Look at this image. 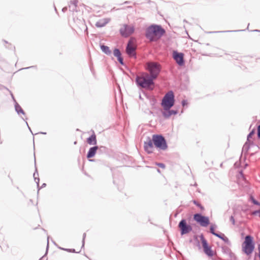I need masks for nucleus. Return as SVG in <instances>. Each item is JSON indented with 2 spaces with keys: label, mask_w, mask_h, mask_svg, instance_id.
<instances>
[{
  "label": "nucleus",
  "mask_w": 260,
  "mask_h": 260,
  "mask_svg": "<svg viewBox=\"0 0 260 260\" xmlns=\"http://www.w3.org/2000/svg\"><path fill=\"white\" fill-rule=\"evenodd\" d=\"M166 34V30L161 25L153 24L146 29L145 36L150 42H156Z\"/></svg>",
  "instance_id": "1"
},
{
  "label": "nucleus",
  "mask_w": 260,
  "mask_h": 260,
  "mask_svg": "<svg viewBox=\"0 0 260 260\" xmlns=\"http://www.w3.org/2000/svg\"><path fill=\"white\" fill-rule=\"evenodd\" d=\"M255 248V243L252 236L247 235L242 244V251L247 256H250Z\"/></svg>",
  "instance_id": "2"
},
{
  "label": "nucleus",
  "mask_w": 260,
  "mask_h": 260,
  "mask_svg": "<svg viewBox=\"0 0 260 260\" xmlns=\"http://www.w3.org/2000/svg\"><path fill=\"white\" fill-rule=\"evenodd\" d=\"M151 80L149 79L148 74L145 73L144 76H137L135 79V82L139 87L153 90L152 84L151 83Z\"/></svg>",
  "instance_id": "3"
},
{
  "label": "nucleus",
  "mask_w": 260,
  "mask_h": 260,
  "mask_svg": "<svg viewBox=\"0 0 260 260\" xmlns=\"http://www.w3.org/2000/svg\"><path fill=\"white\" fill-rule=\"evenodd\" d=\"M175 102V95L172 90L168 91L165 94L161 100V106L164 109H169L174 106Z\"/></svg>",
  "instance_id": "4"
},
{
  "label": "nucleus",
  "mask_w": 260,
  "mask_h": 260,
  "mask_svg": "<svg viewBox=\"0 0 260 260\" xmlns=\"http://www.w3.org/2000/svg\"><path fill=\"white\" fill-rule=\"evenodd\" d=\"M154 147L158 150L165 151L168 146L165 138L161 134L153 135Z\"/></svg>",
  "instance_id": "5"
},
{
  "label": "nucleus",
  "mask_w": 260,
  "mask_h": 260,
  "mask_svg": "<svg viewBox=\"0 0 260 260\" xmlns=\"http://www.w3.org/2000/svg\"><path fill=\"white\" fill-rule=\"evenodd\" d=\"M193 220L201 226L207 227L210 224V220L208 216L203 215L200 213H195L193 216Z\"/></svg>",
  "instance_id": "6"
},
{
  "label": "nucleus",
  "mask_w": 260,
  "mask_h": 260,
  "mask_svg": "<svg viewBox=\"0 0 260 260\" xmlns=\"http://www.w3.org/2000/svg\"><path fill=\"white\" fill-rule=\"evenodd\" d=\"M178 227L180 230L181 235L187 234L192 230V226L187 223L186 220L182 219L178 223Z\"/></svg>",
  "instance_id": "7"
},
{
  "label": "nucleus",
  "mask_w": 260,
  "mask_h": 260,
  "mask_svg": "<svg viewBox=\"0 0 260 260\" xmlns=\"http://www.w3.org/2000/svg\"><path fill=\"white\" fill-rule=\"evenodd\" d=\"M146 69L150 73L159 74L161 72V66L157 62L149 61L146 63Z\"/></svg>",
  "instance_id": "8"
},
{
  "label": "nucleus",
  "mask_w": 260,
  "mask_h": 260,
  "mask_svg": "<svg viewBox=\"0 0 260 260\" xmlns=\"http://www.w3.org/2000/svg\"><path fill=\"white\" fill-rule=\"evenodd\" d=\"M200 237L204 253L209 257L213 256L214 255V252L212 250L211 247L209 245L208 242L205 238L204 235L201 234Z\"/></svg>",
  "instance_id": "9"
},
{
  "label": "nucleus",
  "mask_w": 260,
  "mask_h": 260,
  "mask_svg": "<svg viewBox=\"0 0 260 260\" xmlns=\"http://www.w3.org/2000/svg\"><path fill=\"white\" fill-rule=\"evenodd\" d=\"M136 48L133 46L131 41H129L125 48V52L130 58L136 59L137 58Z\"/></svg>",
  "instance_id": "10"
},
{
  "label": "nucleus",
  "mask_w": 260,
  "mask_h": 260,
  "mask_svg": "<svg viewBox=\"0 0 260 260\" xmlns=\"http://www.w3.org/2000/svg\"><path fill=\"white\" fill-rule=\"evenodd\" d=\"M172 57L176 62L179 66H183L185 64V60L184 59V54L179 52L177 50H174L172 53Z\"/></svg>",
  "instance_id": "11"
},
{
  "label": "nucleus",
  "mask_w": 260,
  "mask_h": 260,
  "mask_svg": "<svg viewBox=\"0 0 260 260\" xmlns=\"http://www.w3.org/2000/svg\"><path fill=\"white\" fill-rule=\"evenodd\" d=\"M134 28L133 26H129L127 24H124L123 26L119 30L120 35L125 38L129 37L134 32Z\"/></svg>",
  "instance_id": "12"
},
{
  "label": "nucleus",
  "mask_w": 260,
  "mask_h": 260,
  "mask_svg": "<svg viewBox=\"0 0 260 260\" xmlns=\"http://www.w3.org/2000/svg\"><path fill=\"white\" fill-rule=\"evenodd\" d=\"M153 137H152V139L149 137H148L147 140L144 143L145 151L149 154L152 153L153 152L152 149L153 148Z\"/></svg>",
  "instance_id": "13"
},
{
  "label": "nucleus",
  "mask_w": 260,
  "mask_h": 260,
  "mask_svg": "<svg viewBox=\"0 0 260 260\" xmlns=\"http://www.w3.org/2000/svg\"><path fill=\"white\" fill-rule=\"evenodd\" d=\"M178 113L177 110H172L171 108H169V109H164L163 111H161L162 116L165 119L169 118L173 115H176Z\"/></svg>",
  "instance_id": "14"
},
{
  "label": "nucleus",
  "mask_w": 260,
  "mask_h": 260,
  "mask_svg": "<svg viewBox=\"0 0 260 260\" xmlns=\"http://www.w3.org/2000/svg\"><path fill=\"white\" fill-rule=\"evenodd\" d=\"M221 249L222 253L228 255L230 258L232 259L236 258L235 254L232 251L228 246L225 245L222 246Z\"/></svg>",
  "instance_id": "15"
},
{
  "label": "nucleus",
  "mask_w": 260,
  "mask_h": 260,
  "mask_svg": "<svg viewBox=\"0 0 260 260\" xmlns=\"http://www.w3.org/2000/svg\"><path fill=\"white\" fill-rule=\"evenodd\" d=\"M99 148L98 146H94L93 147H91L89 148L88 151L87 152V153L86 154V157L88 159H90L93 157H94L96 153L98 152V149Z\"/></svg>",
  "instance_id": "16"
},
{
  "label": "nucleus",
  "mask_w": 260,
  "mask_h": 260,
  "mask_svg": "<svg viewBox=\"0 0 260 260\" xmlns=\"http://www.w3.org/2000/svg\"><path fill=\"white\" fill-rule=\"evenodd\" d=\"M11 95H12V98H13V100H14V101L15 102V105H14V106H15V111L17 112V113L18 115H20V114H22L23 115H25V112L22 109L21 107L19 105V104L16 101V100L14 99V97L13 95L12 94Z\"/></svg>",
  "instance_id": "17"
},
{
  "label": "nucleus",
  "mask_w": 260,
  "mask_h": 260,
  "mask_svg": "<svg viewBox=\"0 0 260 260\" xmlns=\"http://www.w3.org/2000/svg\"><path fill=\"white\" fill-rule=\"evenodd\" d=\"M87 143L89 145H95L96 144V137L94 132L87 139Z\"/></svg>",
  "instance_id": "18"
},
{
  "label": "nucleus",
  "mask_w": 260,
  "mask_h": 260,
  "mask_svg": "<svg viewBox=\"0 0 260 260\" xmlns=\"http://www.w3.org/2000/svg\"><path fill=\"white\" fill-rule=\"evenodd\" d=\"M78 3V0L71 1L69 5V10L72 12H77V7Z\"/></svg>",
  "instance_id": "19"
},
{
  "label": "nucleus",
  "mask_w": 260,
  "mask_h": 260,
  "mask_svg": "<svg viewBox=\"0 0 260 260\" xmlns=\"http://www.w3.org/2000/svg\"><path fill=\"white\" fill-rule=\"evenodd\" d=\"M109 21V19L104 18L97 21L95 23V26L97 27H102L105 26Z\"/></svg>",
  "instance_id": "20"
},
{
  "label": "nucleus",
  "mask_w": 260,
  "mask_h": 260,
  "mask_svg": "<svg viewBox=\"0 0 260 260\" xmlns=\"http://www.w3.org/2000/svg\"><path fill=\"white\" fill-rule=\"evenodd\" d=\"M216 237L220 238L222 241H223L225 243H226L229 245H231V243L229 240V239L222 233H218L217 235L215 236Z\"/></svg>",
  "instance_id": "21"
},
{
  "label": "nucleus",
  "mask_w": 260,
  "mask_h": 260,
  "mask_svg": "<svg viewBox=\"0 0 260 260\" xmlns=\"http://www.w3.org/2000/svg\"><path fill=\"white\" fill-rule=\"evenodd\" d=\"M147 98L149 100L150 105H151L152 108L156 109L155 104L157 103V100L156 98L153 95H147Z\"/></svg>",
  "instance_id": "22"
},
{
  "label": "nucleus",
  "mask_w": 260,
  "mask_h": 260,
  "mask_svg": "<svg viewBox=\"0 0 260 260\" xmlns=\"http://www.w3.org/2000/svg\"><path fill=\"white\" fill-rule=\"evenodd\" d=\"M100 48L103 52L106 55H109L111 54V51L108 46L105 45L104 44L100 45Z\"/></svg>",
  "instance_id": "23"
},
{
  "label": "nucleus",
  "mask_w": 260,
  "mask_h": 260,
  "mask_svg": "<svg viewBox=\"0 0 260 260\" xmlns=\"http://www.w3.org/2000/svg\"><path fill=\"white\" fill-rule=\"evenodd\" d=\"M159 74L154 73H150V75L148 74V77L149 79H151V83L153 86L154 85V80H155L157 78Z\"/></svg>",
  "instance_id": "24"
},
{
  "label": "nucleus",
  "mask_w": 260,
  "mask_h": 260,
  "mask_svg": "<svg viewBox=\"0 0 260 260\" xmlns=\"http://www.w3.org/2000/svg\"><path fill=\"white\" fill-rule=\"evenodd\" d=\"M97 151L99 153H108V149L105 146H99Z\"/></svg>",
  "instance_id": "25"
},
{
  "label": "nucleus",
  "mask_w": 260,
  "mask_h": 260,
  "mask_svg": "<svg viewBox=\"0 0 260 260\" xmlns=\"http://www.w3.org/2000/svg\"><path fill=\"white\" fill-rule=\"evenodd\" d=\"M250 147V142H248V141H246L243 147L242 151L244 152L245 153H247L249 151Z\"/></svg>",
  "instance_id": "26"
},
{
  "label": "nucleus",
  "mask_w": 260,
  "mask_h": 260,
  "mask_svg": "<svg viewBox=\"0 0 260 260\" xmlns=\"http://www.w3.org/2000/svg\"><path fill=\"white\" fill-rule=\"evenodd\" d=\"M255 129L253 128L248 134V135L247 136V141H248V142H250V139H251L252 138V136L255 134Z\"/></svg>",
  "instance_id": "27"
},
{
  "label": "nucleus",
  "mask_w": 260,
  "mask_h": 260,
  "mask_svg": "<svg viewBox=\"0 0 260 260\" xmlns=\"http://www.w3.org/2000/svg\"><path fill=\"white\" fill-rule=\"evenodd\" d=\"M216 228L215 225H211L210 226V232L212 235L216 236L218 233L215 232V229Z\"/></svg>",
  "instance_id": "28"
},
{
  "label": "nucleus",
  "mask_w": 260,
  "mask_h": 260,
  "mask_svg": "<svg viewBox=\"0 0 260 260\" xmlns=\"http://www.w3.org/2000/svg\"><path fill=\"white\" fill-rule=\"evenodd\" d=\"M250 200L254 205L260 206V202L256 200L252 196H250Z\"/></svg>",
  "instance_id": "29"
},
{
  "label": "nucleus",
  "mask_w": 260,
  "mask_h": 260,
  "mask_svg": "<svg viewBox=\"0 0 260 260\" xmlns=\"http://www.w3.org/2000/svg\"><path fill=\"white\" fill-rule=\"evenodd\" d=\"M192 202L193 203L196 205L197 207H198L199 208H200L201 209V210H204V207L203 206H202L201 205V204H200L199 202H198L196 200H193L192 201Z\"/></svg>",
  "instance_id": "30"
},
{
  "label": "nucleus",
  "mask_w": 260,
  "mask_h": 260,
  "mask_svg": "<svg viewBox=\"0 0 260 260\" xmlns=\"http://www.w3.org/2000/svg\"><path fill=\"white\" fill-rule=\"evenodd\" d=\"M58 248H59L60 249L66 251H68L69 252H72V253L76 252L75 249L64 248H62L60 247H58Z\"/></svg>",
  "instance_id": "31"
},
{
  "label": "nucleus",
  "mask_w": 260,
  "mask_h": 260,
  "mask_svg": "<svg viewBox=\"0 0 260 260\" xmlns=\"http://www.w3.org/2000/svg\"><path fill=\"white\" fill-rule=\"evenodd\" d=\"M121 52L118 48H115L113 50V55L115 57H117L120 54Z\"/></svg>",
  "instance_id": "32"
},
{
  "label": "nucleus",
  "mask_w": 260,
  "mask_h": 260,
  "mask_svg": "<svg viewBox=\"0 0 260 260\" xmlns=\"http://www.w3.org/2000/svg\"><path fill=\"white\" fill-rule=\"evenodd\" d=\"M245 30V29L236 30L218 31H214V32L219 33V32H237V31H244Z\"/></svg>",
  "instance_id": "33"
},
{
  "label": "nucleus",
  "mask_w": 260,
  "mask_h": 260,
  "mask_svg": "<svg viewBox=\"0 0 260 260\" xmlns=\"http://www.w3.org/2000/svg\"><path fill=\"white\" fill-rule=\"evenodd\" d=\"M194 239L196 242L197 246L198 247L199 249H200L201 248V247L200 243L198 238V237L197 236H194Z\"/></svg>",
  "instance_id": "34"
},
{
  "label": "nucleus",
  "mask_w": 260,
  "mask_h": 260,
  "mask_svg": "<svg viewBox=\"0 0 260 260\" xmlns=\"http://www.w3.org/2000/svg\"><path fill=\"white\" fill-rule=\"evenodd\" d=\"M85 238H86V233H84L83 234V239H82V241L81 248H83L84 247Z\"/></svg>",
  "instance_id": "35"
},
{
  "label": "nucleus",
  "mask_w": 260,
  "mask_h": 260,
  "mask_svg": "<svg viewBox=\"0 0 260 260\" xmlns=\"http://www.w3.org/2000/svg\"><path fill=\"white\" fill-rule=\"evenodd\" d=\"M252 214L253 215H258L260 217V209L253 211Z\"/></svg>",
  "instance_id": "36"
},
{
  "label": "nucleus",
  "mask_w": 260,
  "mask_h": 260,
  "mask_svg": "<svg viewBox=\"0 0 260 260\" xmlns=\"http://www.w3.org/2000/svg\"><path fill=\"white\" fill-rule=\"evenodd\" d=\"M156 166H158L159 167L165 169L166 167V165L164 163L161 162H156Z\"/></svg>",
  "instance_id": "37"
},
{
  "label": "nucleus",
  "mask_w": 260,
  "mask_h": 260,
  "mask_svg": "<svg viewBox=\"0 0 260 260\" xmlns=\"http://www.w3.org/2000/svg\"><path fill=\"white\" fill-rule=\"evenodd\" d=\"M257 137L258 139H260V124L257 127Z\"/></svg>",
  "instance_id": "38"
},
{
  "label": "nucleus",
  "mask_w": 260,
  "mask_h": 260,
  "mask_svg": "<svg viewBox=\"0 0 260 260\" xmlns=\"http://www.w3.org/2000/svg\"><path fill=\"white\" fill-rule=\"evenodd\" d=\"M33 175H34V180H35V181H36L37 177H38V176H39V174H38V172H37V168L36 167V171L34 172Z\"/></svg>",
  "instance_id": "39"
},
{
  "label": "nucleus",
  "mask_w": 260,
  "mask_h": 260,
  "mask_svg": "<svg viewBox=\"0 0 260 260\" xmlns=\"http://www.w3.org/2000/svg\"><path fill=\"white\" fill-rule=\"evenodd\" d=\"M230 220L232 222L233 225L235 224V220L234 217L233 215H231L230 217Z\"/></svg>",
  "instance_id": "40"
},
{
  "label": "nucleus",
  "mask_w": 260,
  "mask_h": 260,
  "mask_svg": "<svg viewBox=\"0 0 260 260\" xmlns=\"http://www.w3.org/2000/svg\"><path fill=\"white\" fill-rule=\"evenodd\" d=\"M117 60H118V61L119 62V63L121 65H122V66H124V62L123 58L122 57L121 58H119L118 59H117Z\"/></svg>",
  "instance_id": "41"
},
{
  "label": "nucleus",
  "mask_w": 260,
  "mask_h": 260,
  "mask_svg": "<svg viewBox=\"0 0 260 260\" xmlns=\"http://www.w3.org/2000/svg\"><path fill=\"white\" fill-rule=\"evenodd\" d=\"M188 104L187 101L186 100H183L181 102V105L183 107H185Z\"/></svg>",
  "instance_id": "42"
},
{
  "label": "nucleus",
  "mask_w": 260,
  "mask_h": 260,
  "mask_svg": "<svg viewBox=\"0 0 260 260\" xmlns=\"http://www.w3.org/2000/svg\"><path fill=\"white\" fill-rule=\"evenodd\" d=\"M258 253H255V255H257L260 260V244L258 245Z\"/></svg>",
  "instance_id": "43"
},
{
  "label": "nucleus",
  "mask_w": 260,
  "mask_h": 260,
  "mask_svg": "<svg viewBox=\"0 0 260 260\" xmlns=\"http://www.w3.org/2000/svg\"><path fill=\"white\" fill-rule=\"evenodd\" d=\"M37 68L36 66H30V67H26V68H22L21 70H26V69H30V68Z\"/></svg>",
  "instance_id": "44"
},
{
  "label": "nucleus",
  "mask_w": 260,
  "mask_h": 260,
  "mask_svg": "<svg viewBox=\"0 0 260 260\" xmlns=\"http://www.w3.org/2000/svg\"><path fill=\"white\" fill-rule=\"evenodd\" d=\"M49 237L48 236V237H47V247H46V254L47 253V252L48 251V248H49Z\"/></svg>",
  "instance_id": "45"
},
{
  "label": "nucleus",
  "mask_w": 260,
  "mask_h": 260,
  "mask_svg": "<svg viewBox=\"0 0 260 260\" xmlns=\"http://www.w3.org/2000/svg\"><path fill=\"white\" fill-rule=\"evenodd\" d=\"M39 181H40V179L38 177H37V179H36V183L37 184V187L38 188H39Z\"/></svg>",
  "instance_id": "46"
},
{
  "label": "nucleus",
  "mask_w": 260,
  "mask_h": 260,
  "mask_svg": "<svg viewBox=\"0 0 260 260\" xmlns=\"http://www.w3.org/2000/svg\"><path fill=\"white\" fill-rule=\"evenodd\" d=\"M46 186V183H43L41 187H40L39 186V188H38V192H39V190H40L41 188H43V187H45Z\"/></svg>",
  "instance_id": "47"
},
{
  "label": "nucleus",
  "mask_w": 260,
  "mask_h": 260,
  "mask_svg": "<svg viewBox=\"0 0 260 260\" xmlns=\"http://www.w3.org/2000/svg\"><path fill=\"white\" fill-rule=\"evenodd\" d=\"M212 260H222V259L219 257H215L212 258Z\"/></svg>",
  "instance_id": "48"
},
{
  "label": "nucleus",
  "mask_w": 260,
  "mask_h": 260,
  "mask_svg": "<svg viewBox=\"0 0 260 260\" xmlns=\"http://www.w3.org/2000/svg\"><path fill=\"white\" fill-rule=\"evenodd\" d=\"M68 10V8L67 7H63L62 9V11L63 12H65L67 11Z\"/></svg>",
  "instance_id": "49"
},
{
  "label": "nucleus",
  "mask_w": 260,
  "mask_h": 260,
  "mask_svg": "<svg viewBox=\"0 0 260 260\" xmlns=\"http://www.w3.org/2000/svg\"><path fill=\"white\" fill-rule=\"evenodd\" d=\"M25 123H26V125H27V127H28V129L30 131V132L31 133V134H32V135H34V134H33V133H32V131H31V129H30V127L29 126V125H28V123L27 122V121H25Z\"/></svg>",
  "instance_id": "50"
},
{
  "label": "nucleus",
  "mask_w": 260,
  "mask_h": 260,
  "mask_svg": "<svg viewBox=\"0 0 260 260\" xmlns=\"http://www.w3.org/2000/svg\"><path fill=\"white\" fill-rule=\"evenodd\" d=\"M9 45L11 46V47H6L8 48V49H11L12 48L15 49V47L13 46L11 44H10Z\"/></svg>",
  "instance_id": "51"
},
{
  "label": "nucleus",
  "mask_w": 260,
  "mask_h": 260,
  "mask_svg": "<svg viewBox=\"0 0 260 260\" xmlns=\"http://www.w3.org/2000/svg\"><path fill=\"white\" fill-rule=\"evenodd\" d=\"M122 56V54H121V53H120V54H119L118 56H117L116 57H117V59H118L119 58H121Z\"/></svg>",
  "instance_id": "52"
},
{
  "label": "nucleus",
  "mask_w": 260,
  "mask_h": 260,
  "mask_svg": "<svg viewBox=\"0 0 260 260\" xmlns=\"http://www.w3.org/2000/svg\"><path fill=\"white\" fill-rule=\"evenodd\" d=\"M45 258V255L43 256L42 257H41L39 260H44Z\"/></svg>",
  "instance_id": "53"
},
{
  "label": "nucleus",
  "mask_w": 260,
  "mask_h": 260,
  "mask_svg": "<svg viewBox=\"0 0 260 260\" xmlns=\"http://www.w3.org/2000/svg\"><path fill=\"white\" fill-rule=\"evenodd\" d=\"M250 145H254V143L253 141L250 140Z\"/></svg>",
  "instance_id": "54"
},
{
  "label": "nucleus",
  "mask_w": 260,
  "mask_h": 260,
  "mask_svg": "<svg viewBox=\"0 0 260 260\" xmlns=\"http://www.w3.org/2000/svg\"><path fill=\"white\" fill-rule=\"evenodd\" d=\"M130 3H131V2H129V1H125L124 2V4H129Z\"/></svg>",
  "instance_id": "55"
},
{
  "label": "nucleus",
  "mask_w": 260,
  "mask_h": 260,
  "mask_svg": "<svg viewBox=\"0 0 260 260\" xmlns=\"http://www.w3.org/2000/svg\"><path fill=\"white\" fill-rule=\"evenodd\" d=\"M34 160H35V164L36 165V156H35V153H34Z\"/></svg>",
  "instance_id": "56"
},
{
  "label": "nucleus",
  "mask_w": 260,
  "mask_h": 260,
  "mask_svg": "<svg viewBox=\"0 0 260 260\" xmlns=\"http://www.w3.org/2000/svg\"><path fill=\"white\" fill-rule=\"evenodd\" d=\"M40 133L42 134H43V135H46V132H41Z\"/></svg>",
  "instance_id": "57"
},
{
  "label": "nucleus",
  "mask_w": 260,
  "mask_h": 260,
  "mask_svg": "<svg viewBox=\"0 0 260 260\" xmlns=\"http://www.w3.org/2000/svg\"><path fill=\"white\" fill-rule=\"evenodd\" d=\"M256 256H258V255H255V256H254V260H256Z\"/></svg>",
  "instance_id": "58"
},
{
  "label": "nucleus",
  "mask_w": 260,
  "mask_h": 260,
  "mask_svg": "<svg viewBox=\"0 0 260 260\" xmlns=\"http://www.w3.org/2000/svg\"><path fill=\"white\" fill-rule=\"evenodd\" d=\"M241 176H242L243 177H244V175H243V174L242 173V171H241Z\"/></svg>",
  "instance_id": "59"
},
{
  "label": "nucleus",
  "mask_w": 260,
  "mask_h": 260,
  "mask_svg": "<svg viewBox=\"0 0 260 260\" xmlns=\"http://www.w3.org/2000/svg\"><path fill=\"white\" fill-rule=\"evenodd\" d=\"M4 42H5V43H6V44H8V42L7 41H6V40H4Z\"/></svg>",
  "instance_id": "60"
},
{
  "label": "nucleus",
  "mask_w": 260,
  "mask_h": 260,
  "mask_svg": "<svg viewBox=\"0 0 260 260\" xmlns=\"http://www.w3.org/2000/svg\"><path fill=\"white\" fill-rule=\"evenodd\" d=\"M253 31H258V32H260V30H257V29L254 30Z\"/></svg>",
  "instance_id": "61"
},
{
  "label": "nucleus",
  "mask_w": 260,
  "mask_h": 260,
  "mask_svg": "<svg viewBox=\"0 0 260 260\" xmlns=\"http://www.w3.org/2000/svg\"><path fill=\"white\" fill-rule=\"evenodd\" d=\"M89 161H94V159H89Z\"/></svg>",
  "instance_id": "62"
},
{
  "label": "nucleus",
  "mask_w": 260,
  "mask_h": 260,
  "mask_svg": "<svg viewBox=\"0 0 260 260\" xmlns=\"http://www.w3.org/2000/svg\"><path fill=\"white\" fill-rule=\"evenodd\" d=\"M151 2V1H150V0H149V1H148V2H147V3H149V4H150Z\"/></svg>",
  "instance_id": "63"
},
{
  "label": "nucleus",
  "mask_w": 260,
  "mask_h": 260,
  "mask_svg": "<svg viewBox=\"0 0 260 260\" xmlns=\"http://www.w3.org/2000/svg\"><path fill=\"white\" fill-rule=\"evenodd\" d=\"M139 98H140V99H142V97H141V95H139Z\"/></svg>",
  "instance_id": "64"
}]
</instances>
